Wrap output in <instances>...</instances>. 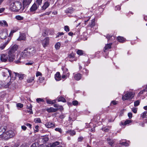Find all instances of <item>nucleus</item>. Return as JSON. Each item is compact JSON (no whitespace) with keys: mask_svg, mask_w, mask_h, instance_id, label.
<instances>
[{"mask_svg":"<svg viewBox=\"0 0 147 147\" xmlns=\"http://www.w3.org/2000/svg\"><path fill=\"white\" fill-rule=\"evenodd\" d=\"M18 48V46L15 45L12 46L9 49V61H13L15 59V52L17 50Z\"/></svg>","mask_w":147,"mask_h":147,"instance_id":"1","label":"nucleus"},{"mask_svg":"<svg viewBox=\"0 0 147 147\" xmlns=\"http://www.w3.org/2000/svg\"><path fill=\"white\" fill-rule=\"evenodd\" d=\"M29 55L28 52L26 49H25L20 54L18 60L15 61V63H18L21 62L22 60L24 59L27 58L29 57Z\"/></svg>","mask_w":147,"mask_h":147,"instance_id":"2","label":"nucleus"},{"mask_svg":"<svg viewBox=\"0 0 147 147\" xmlns=\"http://www.w3.org/2000/svg\"><path fill=\"white\" fill-rule=\"evenodd\" d=\"M134 95V92L127 91L124 95H122V99L123 101L130 100L133 98Z\"/></svg>","mask_w":147,"mask_h":147,"instance_id":"3","label":"nucleus"},{"mask_svg":"<svg viewBox=\"0 0 147 147\" xmlns=\"http://www.w3.org/2000/svg\"><path fill=\"white\" fill-rule=\"evenodd\" d=\"M14 135V133L12 130L5 131V132H4L1 138L6 140L13 137Z\"/></svg>","mask_w":147,"mask_h":147,"instance_id":"4","label":"nucleus"},{"mask_svg":"<svg viewBox=\"0 0 147 147\" xmlns=\"http://www.w3.org/2000/svg\"><path fill=\"white\" fill-rule=\"evenodd\" d=\"M0 71L3 77H9V76L12 78L13 73L11 72V70L7 69H1Z\"/></svg>","mask_w":147,"mask_h":147,"instance_id":"5","label":"nucleus"},{"mask_svg":"<svg viewBox=\"0 0 147 147\" xmlns=\"http://www.w3.org/2000/svg\"><path fill=\"white\" fill-rule=\"evenodd\" d=\"M18 78L19 80H21L23 79L24 75H23L20 74L18 73H15L14 72H13L12 76V78H13V79L15 80Z\"/></svg>","mask_w":147,"mask_h":147,"instance_id":"6","label":"nucleus"},{"mask_svg":"<svg viewBox=\"0 0 147 147\" xmlns=\"http://www.w3.org/2000/svg\"><path fill=\"white\" fill-rule=\"evenodd\" d=\"M26 49L30 57L33 56L36 51L34 47L28 48Z\"/></svg>","mask_w":147,"mask_h":147,"instance_id":"7","label":"nucleus"},{"mask_svg":"<svg viewBox=\"0 0 147 147\" xmlns=\"http://www.w3.org/2000/svg\"><path fill=\"white\" fill-rule=\"evenodd\" d=\"M49 37H46L42 41V43L43 47L45 48L47 47L49 44Z\"/></svg>","mask_w":147,"mask_h":147,"instance_id":"8","label":"nucleus"},{"mask_svg":"<svg viewBox=\"0 0 147 147\" xmlns=\"http://www.w3.org/2000/svg\"><path fill=\"white\" fill-rule=\"evenodd\" d=\"M68 58L69 59V61L71 62H73L74 61H76V59L75 57V54L73 53H70L68 57Z\"/></svg>","mask_w":147,"mask_h":147,"instance_id":"9","label":"nucleus"},{"mask_svg":"<svg viewBox=\"0 0 147 147\" xmlns=\"http://www.w3.org/2000/svg\"><path fill=\"white\" fill-rule=\"evenodd\" d=\"M8 33L6 30L3 31L0 33V37L1 39H5L8 36Z\"/></svg>","mask_w":147,"mask_h":147,"instance_id":"10","label":"nucleus"},{"mask_svg":"<svg viewBox=\"0 0 147 147\" xmlns=\"http://www.w3.org/2000/svg\"><path fill=\"white\" fill-rule=\"evenodd\" d=\"M63 74L62 75L61 77L62 78L64 79L67 77L69 76V73L67 72L66 73H65V70L66 71H67V72L68 71V69L66 68H64L63 69Z\"/></svg>","mask_w":147,"mask_h":147,"instance_id":"11","label":"nucleus"},{"mask_svg":"<svg viewBox=\"0 0 147 147\" xmlns=\"http://www.w3.org/2000/svg\"><path fill=\"white\" fill-rule=\"evenodd\" d=\"M11 40L10 38L7 39V41L5 43H3L0 45V49L1 50H3L5 47L6 45L8 44Z\"/></svg>","mask_w":147,"mask_h":147,"instance_id":"12","label":"nucleus"},{"mask_svg":"<svg viewBox=\"0 0 147 147\" xmlns=\"http://www.w3.org/2000/svg\"><path fill=\"white\" fill-rule=\"evenodd\" d=\"M0 59L2 61L5 62L8 59V57L6 55L2 54L1 55Z\"/></svg>","mask_w":147,"mask_h":147,"instance_id":"13","label":"nucleus"},{"mask_svg":"<svg viewBox=\"0 0 147 147\" xmlns=\"http://www.w3.org/2000/svg\"><path fill=\"white\" fill-rule=\"evenodd\" d=\"M45 126L47 128H52L55 127V125L53 123L48 122L45 124Z\"/></svg>","mask_w":147,"mask_h":147,"instance_id":"14","label":"nucleus"},{"mask_svg":"<svg viewBox=\"0 0 147 147\" xmlns=\"http://www.w3.org/2000/svg\"><path fill=\"white\" fill-rule=\"evenodd\" d=\"M17 11L20 10L22 7V5L20 2L18 1L15 2V5Z\"/></svg>","mask_w":147,"mask_h":147,"instance_id":"15","label":"nucleus"},{"mask_svg":"<svg viewBox=\"0 0 147 147\" xmlns=\"http://www.w3.org/2000/svg\"><path fill=\"white\" fill-rule=\"evenodd\" d=\"M15 5V2L11 3L10 5V9L13 11H17Z\"/></svg>","mask_w":147,"mask_h":147,"instance_id":"16","label":"nucleus"},{"mask_svg":"<svg viewBox=\"0 0 147 147\" xmlns=\"http://www.w3.org/2000/svg\"><path fill=\"white\" fill-rule=\"evenodd\" d=\"M38 7L36 3H34L30 9V11H35Z\"/></svg>","mask_w":147,"mask_h":147,"instance_id":"17","label":"nucleus"},{"mask_svg":"<svg viewBox=\"0 0 147 147\" xmlns=\"http://www.w3.org/2000/svg\"><path fill=\"white\" fill-rule=\"evenodd\" d=\"M32 1V0H23V7H26L29 5Z\"/></svg>","mask_w":147,"mask_h":147,"instance_id":"18","label":"nucleus"},{"mask_svg":"<svg viewBox=\"0 0 147 147\" xmlns=\"http://www.w3.org/2000/svg\"><path fill=\"white\" fill-rule=\"evenodd\" d=\"M6 129V127H0V138L2 136L4 132H5Z\"/></svg>","mask_w":147,"mask_h":147,"instance_id":"19","label":"nucleus"},{"mask_svg":"<svg viewBox=\"0 0 147 147\" xmlns=\"http://www.w3.org/2000/svg\"><path fill=\"white\" fill-rule=\"evenodd\" d=\"M107 140L109 145L112 146H114V144L115 143V140H111L109 138H107Z\"/></svg>","mask_w":147,"mask_h":147,"instance_id":"20","label":"nucleus"},{"mask_svg":"<svg viewBox=\"0 0 147 147\" xmlns=\"http://www.w3.org/2000/svg\"><path fill=\"white\" fill-rule=\"evenodd\" d=\"M55 78L57 81H59L61 79V76L60 73L57 72L55 75Z\"/></svg>","mask_w":147,"mask_h":147,"instance_id":"21","label":"nucleus"},{"mask_svg":"<svg viewBox=\"0 0 147 147\" xmlns=\"http://www.w3.org/2000/svg\"><path fill=\"white\" fill-rule=\"evenodd\" d=\"M74 11V9L73 8L71 7L68 8L65 10V13H71Z\"/></svg>","mask_w":147,"mask_h":147,"instance_id":"22","label":"nucleus"},{"mask_svg":"<svg viewBox=\"0 0 147 147\" xmlns=\"http://www.w3.org/2000/svg\"><path fill=\"white\" fill-rule=\"evenodd\" d=\"M81 74L80 73L76 74L74 76V78L76 80H80L81 79Z\"/></svg>","mask_w":147,"mask_h":147,"instance_id":"23","label":"nucleus"},{"mask_svg":"<svg viewBox=\"0 0 147 147\" xmlns=\"http://www.w3.org/2000/svg\"><path fill=\"white\" fill-rule=\"evenodd\" d=\"M47 111L49 112H54L57 111L58 109H55L53 107H50L47 109Z\"/></svg>","mask_w":147,"mask_h":147,"instance_id":"24","label":"nucleus"},{"mask_svg":"<svg viewBox=\"0 0 147 147\" xmlns=\"http://www.w3.org/2000/svg\"><path fill=\"white\" fill-rule=\"evenodd\" d=\"M67 134H69L71 136L74 135L76 134V132L74 130H68L66 132Z\"/></svg>","mask_w":147,"mask_h":147,"instance_id":"25","label":"nucleus"},{"mask_svg":"<svg viewBox=\"0 0 147 147\" xmlns=\"http://www.w3.org/2000/svg\"><path fill=\"white\" fill-rule=\"evenodd\" d=\"M32 105L30 104H29L27 106V108L29 109V111H28V112H30V114L32 113Z\"/></svg>","mask_w":147,"mask_h":147,"instance_id":"26","label":"nucleus"},{"mask_svg":"<svg viewBox=\"0 0 147 147\" xmlns=\"http://www.w3.org/2000/svg\"><path fill=\"white\" fill-rule=\"evenodd\" d=\"M112 43H109L106 45L105 47L104 52H106V50L109 49H111V45Z\"/></svg>","mask_w":147,"mask_h":147,"instance_id":"27","label":"nucleus"},{"mask_svg":"<svg viewBox=\"0 0 147 147\" xmlns=\"http://www.w3.org/2000/svg\"><path fill=\"white\" fill-rule=\"evenodd\" d=\"M58 101V102L62 101L63 102H66V100L63 97L60 96L57 98Z\"/></svg>","mask_w":147,"mask_h":147,"instance_id":"28","label":"nucleus"},{"mask_svg":"<svg viewBox=\"0 0 147 147\" xmlns=\"http://www.w3.org/2000/svg\"><path fill=\"white\" fill-rule=\"evenodd\" d=\"M60 142L58 141L55 142L52 144H50V147H55V146L59 145Z\"/></svg>","mask_w":147,"mask_h":147,"instance_id":"29","label":"nucleus"},{"mask_svg":"<svg viewBox=\"0 0 147 147\" xmlns=\"http://www.w3.org/2000/svg\"><path fill=\"white\" fill-rule=\"evenodd\" d=\"M49 3L47 2H45L44 5L42 6V8L43 9L45 10L49 5Z\"/></svg>","mask_w":147,"mask_h":147,"instance_id":"30","label":"nucleus"},{"mask_svg":"<svg viewBox=\"0 0 147 147\" xmlns=\"http://www.w3.org/2000/svg\"><path fill=\"white\" fill-rule=\"evenodd\" d=\"M34 77L32 76L30 78H29L27 80V82L28 83H34Z\"/></svg>","mask_w":147,"mask_h":147,"instance_id":"31","label":"nucleus"},{"mask_svg":"<svg viewBox=\"0 0 147 147\" xmlns=\"http://www.w3.org/2000/svg\"><path fill=\"white\" fill-rule=\"evenodd\" d=\"M10 85V83L9 82L7 83V84H6L3 86L2 84V81H0V88H1L2 86H3L5 88H7L8 87L9 85Z\"/></svg>","mask_w":147,"mask_h":147,"instance_id":"32","label":"nucleus"},{"mask_svg":"<svg viewBox=\"0 0 147 147\" xmlns=\"http://www.w3.org/2000/svg\"><path fill=\"white\" fill-rule=\"evenodd\" d=\"M1 24H0V25L3 26H4L5 27H8V25L7 23L5 20H3L2 21H1Z\"/></svg>","mask_w":147,"mask_h":147,"instance_id":"33","label":"nucleus"},{"mask_svg":"<svg viewBox=\"0 0 147 147\" xmlns=\"http://www.w3.org/2000/svg\"><path fill=\"white\" fill-rule=\"evenodd\" d=\"M47 102L48 104H53L56 102V100H47Z\"/></svg>","mask_w":147,"mask_h":147,"instance_id":"34","label":"nucleus"},{"mask_svg":"<svg viewBox=\"0 0 147 147\" xmlns=\"http://www.w3.org/2000/svg\"><path fill=\"white\" fill-rule=\"evenodd\" d=\"M26 38L24 34H21L19 38H18V40H24Z\"/></svg>","mask_w":147,"mask_h":147,"instance_id":"35","label":"nucleus"},{"mask_svg":"<svg viewBox=\"0 0 147 147\" xmlns=\"http://www.w3.org/2000/svg\"><path fill=\"white\" fill-rule=\"evenodd\" d=\"M117 40L119 42H123L125 41V39L122 37L119 36L117 38Z\"/></svg>","mask_w":147,"mask_h":147,"instance_id":"36","label":"nucleus"},{"mask_svg":"<svg viewBox=\"0 0 147 147\" xmlns=\"http://www.w3.org/2000/svg\"><path fill=\"white\" fill-rule=\"evenodd\" d=\"M95 25V20L93 19L92 20L90 23L89 24V26L91 27H93Z\"/></svg>","mask_w":147,"mask_h":147,"instance_id":"37","label":"nucleus"},{"mask_svg":"<svg viewBox=\"0 0 147 147\" xmlns=\"http://www.w3.org/2000/svg\"><path fill=\"white\" fill-rule=\"evenodd\" d=\"M49 140V138L48 137L45 136H43L42 139V141L43 143H45L47 142Z\"/></svg>","mask_w":147,"mask_h":147,"instance_id":"38","label":"nucleus"},{"mask_svg":"<svg viewBox=\"0 0 147 147\" xmlns=\"http://www.w3.org/2000/svg\"><path fill=\"white\" fill-rule=\"evenodd\" d=\"M61 46V44L59 42H57L55 45V47L56 49H59Z\"/></svg>","mask_w":147,"mask_h":147,"instance_id":"39","label":"nucleus"},{"mask_svg":"<svg viewBox=\"0 0 147 147\" xmlns=\"http://www.w3.org/2000/svg\"><path fill=\"white\" fill-rule=\"evenodd\" d=\"M84 51L81 50H78L77 51V53L78 54L81 55L83 54Z\"/></svg>","mask_w":147,"mask_h":147,"instance_id":"40","label":"nucleus"},{"mask_svg":"<svg viewBox=\"0 0 147 147\" xmlns=\"http://www.w3.org/2000/svg\"><path fill=\"white\" fill-rule=\"evenodd\" d=\"M15 18L18 20H22L23 19V17L19 15L16 16Z\"/></svg>","mask_w":147,"mask_h":147,"instance_id":"41","label":"nucleus"},{"mask_svg":"<svg viewBox=\"0 0 147 147\" xmlns=\"http://www.w3.org/2000/svg\"><path fill=\"white\" fill-rule=\"evenodd\" d=\"M131 121L130 120H126L124 123L123 124V125H125L129 124V123L131 122Z\"/></svg>","mask_w":147,"mask_h":147,"instance_id":"42","label":"nucleus"},{"mask_svg":"<svg viewBox=\"0 0 147 147\" xmlns=\"http://www.w3.org/2000/svg\"><path fill=\"white\" fill-rule=\"evenodd\" d=\"M35 123H41V122L40 119V118H36L35 119L34 121Z\"/></svg>","mask_w":147,"mask_h":147,"instance_id":"43","label":"nucleus"},{"mask_svg":"<svg viewBox=\"0 0 147 147\" xmlns=\"http://www.w3.org/2000/svg\"><path fill=\"white\" fill-rule=\"evenodd\" d=\"M36 101L37 102L40 103V102H44V100L42 98H37L36 99Z\"/></svg>","mask_w":147,"mask_h":147,"instance_id":"44","label":"nucleus"},{"mask_svg":"<svg viewBox=\"0 0 147 147\" xmlns=\"http://www.w3.org/2000/svg\"><path fill=\"white\" fill-rule=\"evenodd\" d=\"M147 112V111H145L143 113H142L141 115V117L143 118H145V117L146 115Z\"/></svg>","mask_w":147,"mask_h":147,"instance_id":"45","label":"nucleus"},{"mask_svg":"<svg viewBox=\"0 0 147 147\" xmlns=\"http://www.w3.org/2000/svg\"><path fill=\"white\" fill-rule=\"evenodd\" d=\"M15 32V31L13 30H11L10 32L9 36H8L7 39L9 38H10L11 39V36Z\"/></svg>","mask_w":147,"mask_h":147,"instance_id":"46","label":"nucleus"},{"mask_svg":"<svg viewBox=\"0 0 147 147\" xmlns=\"http://www.w3.org/2000/svg\"><path fill=\"white\" fill-rule=\"evenodd\" d=\"M140 103V102L139 100H137L134 102V106L135 107H136L138 106Z\"/></svg>","mask_w":147,"mask_h":147,"instance_id":"47","label":"nucleus"},{"mask_svg":"<svg viewBox=\"0 0 147 147\" xmlns=\"http://www.w3.org/2000/svg\"><path fill=\"white\" fill-rule=\"evenodd\" d=\"M64 29L65 31L69 32V27L67 26H65L64 27Z\"/></svg>","mask_w":147,"mask_h":147,"instance_id":"48","label":"nucleus"},{"mask_svg":"<svg viewBox=\"0 0 147 147\" xmlns=\"http://www.w3.org/2000/svg\"><path fill=\"white\" fill-rule=\"evenodd\" d=\"M42 0H37L36 3L37 5L38 6L39 5L41 4Z\"/></svg>","mask_w":147,"mask_h":147,"instance_id":"49","label":"nucleus"},{"mask_svg":"<svg viewBox=\"0 0 147 147\" xmlns=\"http://www.w3.org/2000/svg\"><path fill=\"white\" fill-rule=\"evenodd\" d=\"M63 34L64 33L63 32H59L57 34L56 38L59 37Z\"/></svg>","mask_w":147,"mask_h":147,"instance_id":"50","label":"nucleus"},{"mask_svg":"<svg viewBox=\"0 0 147 147\" xmlns=\"http://www.w3.org/2000/svg\"><path fill=\"white\" fill-rule=\"evenodd\" d=\"M55 130L57 131H58L60 133H61L62 132V130L60 128H57L55 129Z\"/></svg>","mask_w":147,"mask_h":147,"instance_id":"51","label":"nucleus"},{"mask_svg":"<svg viewBox=\"0 0 147 147\" xmlns=\"http://www.w3.org/2000/svg\"><path fill=\"white\" fill-rule=\"evenodd\" d=\"M16 106L17 107L21 108L23 107V105L21 103H19L17 104Z\"/></svg>","mask_w":147,"mask_h":147,"instance_id":"52","label":"nucleus"},{"mask_svg":"<svg viewBox=\"0 0 147 147\" xmlns=\"http://www.w3.org/2000/svg\"><path fill=\"white\" fill-rule=\"evenodd\" d=\"M33 63V62L32 61H30L28 62L25 63V65H32Z\"/></svg>","mask_w":147,"mask_h":147,"instance_id":"53","label":"nucleus"},{"mask_svg":"<svg viewBox=\"0 0 147 147\" xmlns=\"http://www.w3.org/2000/svg\"><path fill=\"white\" fill-rule=\"evenodd\" d=\"M120 144L124 146H128L129 145L126 142H123L120 143Z\"/></svg>","mask_w":147,"mask_h":147,"instance_id":"54","label":"nucleus"},{"mask_svg":"<svg viewBox=\"0 0 147 147\" xmlns=\"http://www.w3.org/2000/svg\"><path fill=\"white\" fill-rule=\"evenodd\" d=\"M58 108L57 109H58V110H59L60 111L62 110H63V107L62 106L59 105V106L58 107Z\"/></svg>","mask_w":147,"mask_h":147,"instance_id":"55","label":"nucleus"},{"mask_svg":"<svg viewBox=\"0 0 147 147\" xmlns=\"http://www.w3.org/2000/svg\"><path fill=\"white\" fill-rule=\"evenodd\" d=\"M121 9V7L119 5H118L115 7V10H120Z\"/></svg>","mask_w":147,"mask_h":147,"instance_id":"56","label":"nucleus"},{"mask_svg":"<svg viewBox=\"0 0 147 147\" xmlns=\"http://www.w3.org/2000/svg\"><path fill=\"white\" fill-rule=\"evenodd\" d=\"M78 102L77 100L74 101L72 102L73 104L74 105H77L78 104Z\"/></svg>","mask_w":147,"mask_h":147,"instance_id":"57","label":"nucleus"},{"mask_svg":"<svg viewBox=\"0 0 147 147\" xmlns=\"http://www.w3.org/2000/svg\"><path fill=\"white\" fill-rule=\"evenodd\" d=\"M39 128L38 125H36L35 127V129H34L35 132H37L38 131V128Z\"/></svg>","mask_w":147,"mask_h":147,"instance_id":"58","label":"nucleus"},{"mask_svg":"<svg viewBox=\"0 0 147 147\" xmlns=\"http://www.w3.org/2000/svg\"><path fill=\"white\" fill-rule=\"evenodd\" d=\"M117 102L115 101H112L111 103V105H112V104H113V105H115L117 104Z\"/></svg>","mask_w":147,"mask_h":147,"instance_id":"59","label":"nucleus"},{"mask_svg":"<svg viewBox=\"0 0 147 147\" xmlns=\"http://www.w3.org/2000/svg\"><path fill=\"white\" fill-rule=\"evenodd\" d=\"M137 109L136 108H134L132 109V111L134 113H136L137 112Z\"/></svg>","mask_w":147,"mask_h":147,"instance_id":"60","label":"nucleus"},{"mask_svg":"<svg viewBox=\"0 0 147 147\" xmlns=\"http://www.w3.org/2000/svg\"><path fill=\"white\" fill-rule=\"evenodd\" d=\"M5 8L2 7L0 8V13H1L3 12L5 10Z\"/></svg>","mask_w":147,"mask_h":147,"instance_id":"61","label":"nucleus"},{"mask_svg":"<svg viewBox=\"0 0 147 147\" xmlns=\"http://www.w3.org/2000/svg\"><path fill=\"white\" fill-rule=\"evenodd\" d=\"M102 129L105 132H108L109 131V129L108 128L105 129V128H102Z\"/></svg>","mask_w":147,"mask_h":147,"instance_id":"62","label":"nucleus"},{"mask_svg":"<svg viewBox=\"0 0 147 147\" xmlns=\"http://www.w3.org/2000/svg\"><path fill=\"white\" fill-rule=\"evenodd\" d=\"M36 144L38 145V144H36V143H34L32 144L30 147H38L37 146H36Z\"/></svg>","mask_w":147,"mask_h":147,"instance_id":"63","label":"nucleus"},{"mask_svg":"<svg viewBox=\"0 0 147 147\" xmlns=\"http://www.w3.org/2000/svg\"><path fill=\"white\" fill-rule=\"evenodd\" d=\"M42 75V74L39 72L37 71L36 73V76L38 77L39 76H40Z\"/></svg>","mask_w":147,"mask_h":147,"instance_id":"64","label":"nucleus"}]
</instances>
